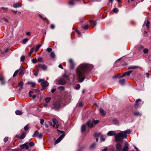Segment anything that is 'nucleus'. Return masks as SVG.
<instances>
[{"instance_id": "obj_1", "label": "nucleus", "mask_w": 151, "mask_h": 151, "mask_svg": "<svg viewBox=\"0 0 151 151\" xmlns=\"http://www.w3.org/2000/svg\"><path fill=\"white\" fill-rule=\"evenodd\" d=\"M92 67L91 65L88 63H82L78 66L77 69L76 73L78 80L79 82H82L84 80V73Z\"/></svg>"}, {"instance_id": "obj_2", "label": "nucleus", "mask_w": 151, "mask_h": 151, "mask_svg": "<svg viewBox=\"0 0 151 151\" xmlns=\"http://www.w3.org/2000/svg\"><path fill=\"white\" fill-rule=\"evenodd\" d=\"M115 140L116 142L122 141L124 138H127V136L126 133L121 131L115 136Z\"/></svg>"}, {"instance_id": "obj_3", "label": "nucleus", "mask_w": 151, "mask_h": 151, "mask_svg": "<svg viewBox=\"0 0 151 151\" xmlns=\"http://www.w3.org/2000/svg\"><path fill=\"white\" fill-rule=\"evenodd\" d=\"M38 82L41 83V85L43 87H46L48 86V83L46 81H45L43 79H39Z\"/></svg>"}, {"instance_id": "obj_4", "label": "nucleus", "mask_w": 151, "mask_h": 151, "mask_svg": "<svg viewBox=\"0 0 151 151\" xmlns=\"http://www.w3.org/2000/svg\"><path fill=\"white\" fill-rule=\"evenodd\" d=\"M60 106V104L59 102H55L53 104L52 107L54 109L58 110Z\"/></svg>"}, {"instance_id": "obj_5", "label": "nucleus", "mask_w": 151, "mask_h": 151, "mask_svg": "<svg viewBox=\"0 0 151 151\" xmlns=\"http://www.w3.org/2000/svg\"><path fill=\"white\" fill-rule=\"evenodd\" d=\"M69 63L70 67L71 69H73L75 66V64L72 59H70L69 60Z\"/></svg>"}, {"instance_id": "obj_6", "label": "nucleus", "mask_w": 151, "mask_h": 151, "mask_svg": "<svg viewBox=\"0 0 151 151\" xmlns=\"http://www.w3.org/2000/svg\"><path fill=\"white\" fill-rule=\"evenodd\" d=\"M37 68L44 70H46L47 69V66L44 65L39 64L37 66Z\"/></svg>"}, {"instance_id": "obj_7", "label": "nucleus", "mask_w": 151, "mask_h": 151, "mask_svg": "<svg viewBox=\"0 0 151 151\" xmlns=\"http://www.w3.org/2000/svg\"><path fill=\"white\" fill-rule=\"evenodd\" d=\"M26 133L25 132L23 133L21 136H20L18 135H16V138L20 139H24Z\"/></svg>"}, {"instance_id": "obj_8", "label": "nucleus", "mask_w": 151, "mask_h": 151, "mask_svg": "<svg viewBox=\"0 0 151 151\" xmlns=\"http://www.w3.org/2000/svg\"><path fill=\"white\" fill-rule=\"evenodd\" d=\"M87 124L88 127L92 128L93 127V120H89L87 122Z\"/></svg>"}, {"instance_id": "obj_9", "label": "nucleus", "mask_w": 151, "mask_h": 151, "mask_svg": "<svg viewBox=\"0 0 151 151\" xmlns=\"http://www.w3.org/2000/svg\"><path fill=\"white\" fill-rule=\"evenodd\" d=\"M20 147L22 149L25 148L26 150H28L29 148L28 143L26 142L24 144L20 146Z\"/></svg>"}, {"instance_id": "obj_10", "label": "nucleus", "mask_w": 151, "mask_h": 151, "mask_svg": "<svg viewBox=\"0 0 151 151\" xmlns=\"http://www.w3.org/2000/svg\"><path fill=\"white\" fill-rule=\"evenodd\" d=\"M66 81L65 79L63 78L59 79L58 80V83L59 84L63 85L65 83Z\"/></svg>"}, {"instance_id": "obj_11", "label": "nucleus", "mask_w": 151, "mask_h": 151, "mask_svg": "<svg viewBox=\"0 0 151 151\" xmlns=\"http://www.w3.org/2000/svg\"><path fill=\"white\" fill-rule=\"evenodd\" d=\"M64 137L63 134L62 135L60 136V137L55 141V145L57 144Z\"/></svg>"}, {"instance_id": "obj_12", "label": "nucleus", "mask_w": 151, "mask_h": 151, "mask_svg": "<svg viewBox=\"0 0 151 151\" xmlns=\"http://www.w3.org/2000/svg\"><path fill=\"white\" fill-rule=\"evenodd\" d=\"M141 101V99H137L136 101V104L134 105V106L135 108L136 109L138 108L140 106V104H138V103L139 101Z\"/></svg>"}, {"instance_id": "obj_13", "label": "nucleus", "mask_w": 151, "mask_h": 151, "mask_svg": "<svg viewBox=\"0 0 151 151\" xmlns=\"http://www.w3.org/2000/svg\"><path fill=\"white\" fill-rule=\"evenodd\" d=\"M116 133L114 131H109L107 133V135L108 136H112L115 135Z\"/></svg>"}, {"instance_id": "obj_14", "label": "nucleus", "mask_w": 151, "mask_h": 151, "mask_svg": "<svg viewBox=\"0 0 151 151\" xmlns=\"http://www.w3.org/2000/svg\"><path fill=\"white\" fill-rule=\"evenodd\" d=\"M132 72V71L129 70L126 72L124 73L122 75V76H120L119 78H122L126 75L129 76Z\"/></svg>"}, {"instance_id": "obj_15", "label": "nucleus", "mask_w": 151, "mask_h": 151, "mask_svg": "<svg viewBox=\"0 0 151 151\" xmlns=\"http://www.w3.org/2000/svg\"><path fill=\"white\" fill-rule=\"evenodd\" d=\"M89 22L92 26V27L93 28L95 27L96 25L97 22L96 21H93L92 20H89Z\"/></svg>"}, {"instance_id": "obj_16", "label": "nucleus", "mask_w": 151, "mask_h": 151, "mask_svg": "<svg viewBox=\"0 0 151 151\" xmlns=\"http://www.w3.org/2000/svg\"><path fill=\"white\" fill-rule=\"evenodd\" d=\"M129 147H128V143L127 142L125 145V146L123 147L122 151H128V150Z\"/></svg>"}, {"instance_id": "obj_17", "label": "nucleus", "mask_w": 151, "mask_h": 151, "mask_svg": "<svg viewBox=\"0 0 151 151\" xmlns=\"http://www.w3.org/2000/svg\"><path fill=\"white\" fill-rule=\"evenodd\" d=\"M116 150H121L122 149L121 144L119 143L117 144L116 145Z\"/></svg>"}, {"instance_id": "obj_18", "label": "nucleus", "mask_w": 151, "mask_h": 151, "mask_svg": "<svg viewBox=\"0 0 151 151\" xmlns=\"http://www.w3.org/2000/svg\"><path fill=\"white\" fill-rule=\"evenodd\" d=\"M19 74L20 75H23L24 73V70L23 68L22 67H20L19 70Z\"/></svg>"}, {"instance_id": "obj_19", "label": "nucleus", "mask_w": 151, "mask_h": 151, "mask_svg": "<svg viewBox=\"0 0 151 151\" xmlns=\"http://www.w3.org/2000/svg\"><path fill=\"white\" fill-rule=\"evenodd\" d=\"M0 82L1 83V84L3 85L5 83V82L4 80V78L2 76H0Z\"/></svg>"}, {"instance_id": "obj_20", "label": "nucleus", "mask_w": 151, "mask_h": 151, "mask_svg": "<svg viewBox=\"0 0 151 151\" xmlns=\"http://www.w3.org/2000/svg\"><path fill=\"white\" fill-rule=\"evenodd\" d=\"M33 92L32 91H30L29 93V95L30 97H32V99H34L36 97V96L35 95H33L32 96V94L33 93Z\"/></svg>"}, {"instance_id": "obj_21", "label": "nucleus", "mask_w": 151, "mask_h": 151, "mask_svg": "<svg viewBox=\"0 0 151 151\" xmlns=\"http://www.w3.org/2000/svg\"><path fill=\"white\" fill-rule=\"evenodd\" d=\"M99 111L101 114L103 116H104L106 114L103 109L101 108H100Z\"/></svg>"}, {"instance_id": "obj_22", "label": "nucleus", "mask_w": 151, "mask_h": 151, "mask_svg": "<svg viewBox=\"0 0 151 151\" xmlns=\"http://www.w3.org/2000/svg\"><path fill=\"white\" fill-rule=\"evenodd\" d=\"M0 10L2 12L6 13L8 11V9L6 7H2L1 8Z\"/></svg>"}, {"instance_id": "obj_23", "label": "nucleus", "mask_w": 151, "mask_h": 151, "mask_svg": "<svg viewBox=\"0 0 151 151\" xmlns=\"http://www.w3.org/2000/svg\"><path fill=\"white\" fill-rule=\"evenodd\" d=\"M39 134V132L38 131L36 130L35 131L32 137H38Z\"/></svg>"}, {"instance_id": "obj_24", "label": "nucleus", "mask_w": 151, "mask_h": 151, "mask_svg": "<svg viewBox=\"0 0 151 151\" xmlns=\"http://www.w3.org/2000/svg\"><path fill=\"white\" fill-rule=\"evenodd\" d=\"M52 121L54 123V127H55L54 125H56L57 127L58 128V126L57 125L58 123V122L57 121V120L55 119H52Z\"/></svg>"}, {"instance_id": "obj_25", "label": "nucleus", "mask_w": 151, "mask_h": 151, "mask_svg": "<svg viewBox=\"0 0 151 151\" xmlns=\"http://www.w3.org/2000/svg\"><path fill=\"white\" fill-rule=\"evenodd\" d=\"M134 115L137 116H141V114L139 111H135L133 112Z\"/></svg>"}, {"instance_id": "obj_26", "label": "nucleus", "mask_w": 151, "mask_h": 151, "mask_svg": "<svg viewBox=\"0 0 151 151\" xmlns=\"http://www.w3.org/2000/svg\"><path fill=\"white\" fill-rule=\"evenodd\" d=\"M15 114L17 115H21L22 114V112L20 110H17L15 111Z\"/></svg>"}, {"instance_id": "obj_27", "label": "nucleus", "mask_w": 151, "mask_h": 151, "mask_svg": "<svg viewBox=\"0 0 151 151\" xmlns=\"http://www.w3.org/2000/svg\"><path fill=\"white\" fill-rule=\"evenodd\" d=\"M41 44H38L37 45L35 49V52H36L40 48V47L41 46Z\"/></svg>"}, {"instance_id": "obj_28", "label": "nucleus", "mask_w": 151, "mask_h": 151, "mask_svg": "<svg viewBox=\"0 0 151 151\" xmlns=\"http://www.w3.org/2000/svg\"><path fill=\"white\" fill-rule=\"evenodd\" d=\"M86 125H83L82 126L81 128V131L82 132H84L86 130Z\"/></svg>"}, {"instance_id": "obj_29", "label": "nucleus", "mask_w": 151, "mask_h": 151, "mask_svg": "<svg viewBox=\"0 0 151 151\" xmlns=\"http://www.w3.org/2000/svg\"><path fill=\"white\" fill-rule=\"evenodd\" d=\"M150 24V22L149 21H147L146 22H144L143 24L144 25H145L147 28H149V25Z\"/></svg>"}, {"instance_id": "obj_30", "label": "nucleus", "mask_w": 151, "mask_h": 151, "mask_svg": "<svg viewBox=\"0 0 151 151\" xmlns=\"http://www.w3.org/2000/svg\"><path fill=\"white\" fill-rule=\"evenodd\" d=\"M39 16L41 18L43 21H47V22H48V20L46 17H44L43 16H42L40 14H39Z\"/></svg>"}, {"instance_id": "obj_31", "label": "nucleus", "mask_w": 151, "mask_h": 151, "mask_svg": "<svg viewBox=\"0 0 151 151\" xmlns=\"http://www.w3.org/2000/svg\"><path fill=\"white\" fill-rule=\"evenodd\" d=\"M34 49H35L34 47H32L31 48V49L30 50L29 52V53H28V55L29 56H30L32 54L33 52Z\"/></svg>"}, {"instance_id": "obj_32", "label": "nucleus", "mask_w": 151, "mask_h": 151, "mask_svg": "<svg viewBox=\"0 0 151 151\" xmlns=\"http://www.w3.org/2000/svg\"><path fill=\"white\" fill-rule=\"evenodd\" d=\"M139 68V67L138 66H132L129 67L128 68V69H136Z\"/></svg>"}, {"instance_id": "obj_33", "label": "nucleus", "mask_w": 151, "mask_h": 151, "mask_svg": "<svg viewBox=\"0 0 151 151\" xmlns=\"http://www.w3.org/2000/svg\"><path fill=\"white\" fill-rule=\"evenodd\" d=\"M13 6L14 8H17L19 7V5L18 3H17L14 4L13 5Z\"/></svg>"}, {"instance_id": "obj_34", "label": "nucleus", "mask_w": 151, "mask_h": 151, "mask_svg": "<svg viewBox=\"0 0 151 151\" xmlns=\"http://www.w3.org/2000/svg\"><path fill=\"white\" fill-rule=\"evenodd\" d=\"M125 81V80L124 79H123L120 80L119 81V83L123 85L124 84Z\"/></svg>"}, {"instance_id": "obj_35", "label": "nucleus", "mask_w": 151, "mask_h": 151, "mask_svg": "<svg viewBox=\"0 0 151 151\" xmlns=\"http://www.w3.org/2000/svg\"><path fill=\"white\" fill-rule=\"evenodd\" d=\"M27 84H30L31 85L32 87H33L35 86V83L32 82H28L27 83Z\"/></svg>"}, {"instance_id": "obj_36", "label": "nucleus", "mask_w": 151, "mask_h": 151, "mask_svg": "<svg viewBox=\"0 0 151 151\" xmlns=\"http://www.w3.org/2000/svg\"><path fill=\"white\" fill-rule=\"evenodd\" d=\"M63 77H64V78L66 80H68L69 79V76L65 74H64L63 75Z\"/></svg>"}, {"instance_id": "obj_37", "label": "nucleus", "mask_w": 151, "mask_h": 151, "mask_svg": "<svg viewBox=\"0 0 151 151\" xmlns=\"http://www.w3.org/2000/svg\"><path fill=\"white\" fill-rule=\"evenodd\" d=\"M24 83L22 81H21L18 83V86L19 87H22Z\"/></svg>"}, {"instance_id": "obj_38", "label": "nucleus", "mask_w": 151, "mask_h": 151, "mask_svg": "<svg viewBox=\"0 0 151 151\" xmlns=\"http://www.w3.org/2000/svg\"><path fill=\"white\" fill-rule=\"evenodd\" d=\"M19 72V70H16L14 73V74L13 75V77H15L16 75H17V73H18Z\"/></svg>"}, {"instance_id": "obj_39", "label": "nucleus", "mask_w": 151, "mask_h": 151, "mask_svg": "<svg viewBox=\"0 0 151 151\" xmlns=\"http://www.w3.org/2000/svg\"><path fill=\"white\" fill-rule=\"evenodd\" d=\"M149 51V50L147 48H145L143 50V52L145 54H147Z\"/></svg>"}, {"instance_id": "obj_40", "label": "nucleus", "mask_w": 151, "mask_h": 151, "mask_svg": "<svg viewBox=\"0 0 151 151\" xmlns=\"http://www.w3.org/2000/svg\"><path fill=\"white\" fill-rule=\"evenodd\" d=\"M69 4L70 5H73L74 4V3L73 0H71L69 2Z\"/></svg>"}, {"instance_id": "obj_41", "label": "nucleus", "mask_w": 151, "mask_h": 151, "mask_svg": "<svg viewBox=\"0 0 151 151\" xmlns=\"http://www.w3.org/2000/svg\"><path fill=\"white\" fill-rule=\"evenodd\" d=\"M51 98L50 97L46 98L45 99V101L46 103H48L51 100Z\"/></svg>"}, {"instance_id": "obj_42", "label": "nucleus", "mask_w": 151, "mask_h": 151, "mask_svg": "<svg viewBox=\"0 0 151 151\" xmlns=\"http://www.w3.org/2000/svg\"><path fill=\"white\" fill-rule=\"evenodd\" d=\"M102 135L101 133H97L95 134V136L96 137H100V136Z\"/></svg>"}, {"instance_id": "obj_43", "label": "nucleus", "mask_w": 151, "mask_h": 151, "mask_svg": "<svg viewBox=\"0 0 151 151\" xmlns=\"http://www.w3.org/2000/svg\"><path fill=\"white\" fill-rule=\"evenodd\" d=\"M29 40V39L27 38H25L24 39L23 41L22 42L24 44H25L26 43V42Z\"/></svg>"}, {"instance_id": "obj_44", "label": "nucleus", "mask_w": 151, "mask_h": 151, "mask_svg": "<svg viewBox=\"0 0 151 151\" xmlns=\"http://www.w3.org/2000/svg\"><path fill=\"white\" fill-rule=\"evenodd\" d=\"M28 124L27 125L24 127V130L25 131H27L29 128V127L28 126Z\"/></svg>"}, {"instance_id": "obj_45", "label": "nucleus", "mask_w": 151, "mask_h": 151, "mask_svg": "<svg viewBox=\"0 0 151 151\" xmlns=\"http://www.w3.org/2000/svg\"><path fill=\"white\" fill-rule=\"evenodd\" d=\"M42 57H39L37 59V62H41L42 61Z\"/></svg>"}, {"instance_id": "obj_46", "label": "nucleus", "mask_w": 151, "mask_h": 151, "mask_svg": "<svg viewBox=\"0 0 151 151\" xmlns=\"http://www.w3.org/2000/svg\"><path fill=\"white\" fill-rule=\"evenodd\" d=\"M34 143L33 142H31L29 144V145L30 147H32L34 145Z\"/></svg>"}, {"instance_id": "obj_47", "label": "nucleus", "mask_w": 151, "mask_h": 151, "mask_svg": "<svg viewBox=\"0 0 151 151\" xmlns=\"http://www.w3.org/2000/svg\"><path fill=\"white\" fill-rule=\"evenodd\" d=\"M52 49L50 47H48L47 49V52H51L52 51Z\"/></svg>"}, {"instance_id": "obj_48", "label": "nucleus", "mask_w": 151, "mask_h": 151, "mask_svg": "<svg viewBox=\"0 0 151 151\" xmlns=\"http://www.w3.org/2000/svg\"><path fill=\"white\" fill-rule=\"evenodd\" d=\"M58 88L61 91H63L65 89L64 87L63 86H60L58 87Z\"/></svg>"}, {"instance_id": "obj_49", "label": "nucleus", "mask_w": 151, "mask_h": 151, "mask_svg": "<svg viewBox=\"0 0 151 151\" xmlns=\"http://www.w3.org/2000/svg\"><path fill=\"white\" fill-rule=\"evenodd\" d=\"M92 120H93V123L95 124H97L99 122V121L98 120H94L93 119Z\"/></svg>"}, {"instance_id": "obj_50", "label": "nucleus", "mask_w": 151, "mask_h": 151, "mask_svg": "<svg viewBox=\"0 0 151 151\" xmlns=\"http://www.w3.org/2000/svg\"><path fill=\"white\" fill-rule=\"evenodd\" d=\"M118 9L117 8H114L113 10V11L115 13H117L118 12Z\"/></svg>"}, {"instance_id": "obj_51", "label": "nucleus", "mask_w": 151, "mask_h": 151, "mask_svg": "<svg viewBox=\"0 0 151 151\" xmlns=\"http://www.w3.org/2000/svg\"><path fill=\"white\" fill-rule=\"evenodd\" d=\"M96 146V144L95 143H93L90 146V148L91 149L93 148Z\"/></svg>"}, {"instance_id": "obj_52", "label": "nucleus", "mask_w": 151, "mask_h": 151, "mask_svg": "<svg viewBox=\"0 0 151 151\" xmlns=\"http://www.w3.org/2000/svg\"><path fill=\"white\" fill-rule=\"evenodd\" d=\"M123 132H125L126 134L127 135V134H129L131 132V130L130 129H128L126 130L125 131H123Z\"/></svg>"}, {"instance_id": "obj_53", "label": "nucleus", "mask_w": 151, "mask_h": 151, "mask_svg": "<svg viewBox=\"0 0 151 151\" xmlns=\"http://www.w3.org/2000/svg\"><path fill=\"white\" fill-rule=\"evenodd\" d=\"M100 139L101 141H104L105 140V139L104 138L103 136L102 135L100 136Z\"/></svg>"}, {"instance_id": "obj_54", "label": "nucleus", "mask_w": 151, "mask_h": 151, "mask_svg": "<svg viewBox=\"0 0 151 151\" xmlns=\"http://www.w3.org/2000/svg\"><path fill=\"white\" fill-rule=\"evenodd\" d=\"M37 137L40 139H41L42 137V133L39 134Z\"/></svg>"}, {"instance_id": "obj_55", "label": "nucleus", "mask_w": 151, "mask_h": 151, "mask_svg": "<svg viewBox=\"0 0 151 151\" xmlns=\"http://www.w3.org/2000/svg\"><path fill=\"white\" fill-rule=\"evenodd\" d=\"M88 27H89V26H88V25H87L86 26H84L83 27V28L85 29H87L88 28Z\"/></svg>"}, {"instance_id": "obj_56", "label": "nucleus", "mask_w": 151, "mask_h": 151, "mask_svg": "<svg viewBox=\"0 0 151 151\" xmlns=\"http://www.w3.org/2000/svg\"><path fill=\"white\" fill-rule=\"evenodd\" d=\"M55 55L54 52H52L50 54V57H55Z\"/></svg>"}, {"instance_id": "obj_57", "label": "nucleus", "mask_w": 151, "mask_h": 151, "mask_svg": "<svg viewBox=\"0 0 151 151\" xmlns=\"http://www.w3.org/2000/svg\"><path fill=\"white\" fill-rule=\"evenodd\" d=\"M8 137H6L4 138V142H6L8 140Z\"/></svg>"}, {"instance_id": "obj_58", "label": "nucleus", "mask_w": 151, "mask_h": 151, "mask_svg": "<svg viewBox=\"0 0 151 151\" xmlns=\"http://www.w3.org/2000/svg\"><path fill=\"white\" fill-rule=\"evenodd\" d=\"M40 120V123L42 125L43 124V123L44 121V120L42 119H41Z\"/></svg>"}, {"instance_id": "obj_59", "label": "nucleus", "mask_w": 151, "mask_h": 151, "mask_svg": "<svg viewBox=\"0 0 151 151\" xmlns=\"http://www.w3.org/2000/svg\"><path fill=\"white\" fill-rule=\"evenodd\" d=\"M50 27L51 29H53L55 27V25L54 24H52L51 25Z\"/></svg>"}, {"instance_id": "obj_60", "label": "nucleus", "mask_w": 151, "mask_h": 151, "mask_svg": "<svg viewBox=\"0 0 151 151\" xmlns=\"http://www.w3.org/2000/svg\"><path fill=\"white\" fill-rule=\"evenodd\" d=\"M38 74V70L37 69V70L34 73V75L37 76Z\"/></svg>"}, {"instance_id": "obj_61", "label": "nucleus", "mask_w": 151, "mask_h": 151, "mask_svg": "<svg viewBox=\"0 0 151 151\" xmlns=\"http://www.w3.org/2000/svg\"><path fill=\"white\" fill-rule=\"evenodd\" d=\"M32 62L34 63H36L37 62V59H36V60L35 59H32Z\"/></svg>"}, {"instance_id": "obj_62", "label": "nucleus", "mask_w": 151, "mask_h": 151, "mask_svg": "<svg viewBox=\"0 0 151 151\" xmlns=\"http://www.w3.org/2000/svg\"><path fill=\"white\" fill-rule=\"evenodd\" d=\"M77 86L76 87V89L77 90L79 89L80 88V86L79 84H77Z\"/></svg>"}, {"instance_id": "obj_63", "label": "nucleus", "mask_w": 151, "mask_h": 151, "mask_svg": "<svg viewBox=\"0 0 151 151\" xmlns=\"http://www.w3.org/2000/svg\"><path fill=\"white\" fill-rule=\"evenodd\" d=\"M9 50V48H7L6 49L5 51V52H2L1 53L2 54L4 53H6L7 52H8Z\"/></svg>"}, {"instance_id": "obj_64", "label": "nucleus", "mask_w": 151, "mask_h": 151, "mask_svg": "<svg viewBox=\"0 0 151 151\" xmlns=\"http://www.w3.org/2000/svg\"><path fill=\"white\" fill-rule=\"evenodd\" d=\"M59 133H60V134H62V135H63V134L64 137V136H65V133H64V132L63 131H61Z\"/></svg>"}]
</instances>
